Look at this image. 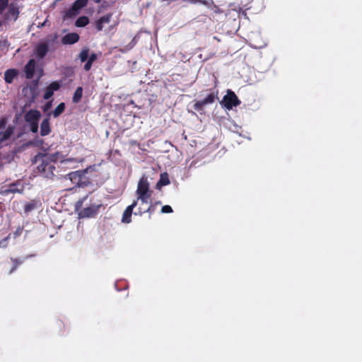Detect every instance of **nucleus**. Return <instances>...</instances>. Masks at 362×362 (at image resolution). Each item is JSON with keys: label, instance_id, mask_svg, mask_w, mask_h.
<instances>
[{"label": "nucleus", "instance_id": "5701e85b", "mask_svg": "<svg viewBox=\"0 0 362 362\" xmlns=\"http://www.w3.org/2000/svg\"><path fill=\"white\" fill-rule=\"evenodd\" d=\"M88 54H89V49L88 47H86L81 49V51L78 55V57L81 62H84L88 59Z\"/></svg>", "mask_w": 362, "mask_h": 362}, {"label": "nucleus", "instance_id": "4468645a", "mask_svg": "<svg viewBox=\"0 0 362 362\" xmlns=\"http://www.w3.org/2000/svg\"><path fill=\"white\" fill-rule=\"evenodd\" d=\"M35 62L34 59H30L25 66V76L28 79H31L35 73Z\"/></svg>", "mask_w": 362, "mask_h": 362}, {"label": "nucleus", "instance_id": "7ed1b4c3", "mask_svg": "<svg viewBox=\"0 0 362 362\" xmlns=\"http://www.w3.org/2000/svg\"><path fill=\"white\" fill-rule=\"evenodd\" d=\"M138 197L136 200H140L142 204H147L151 199L153 191L150 189V185L146 177L140 178L136 192Z\"/></svg>", "mask_w": 362, "mask_h": 362}, {"label": "nucleus", "instance_id": "7c9ffc66", "mask_svg": "<svg viewBox=\"0 0 362 362\" xmlns=\"http://www.w3.org/2000/svg\"><path fill=\"white\" fill-rule=\"evenodd\" d=\"M8 5V0H0V13L5 9Z\"/></svg>", "mask_w": 362, "mask_h": 362}, {"label": "nucleus", "instance_id": "f8f14e48", "mask_svg": "<svg viewBox=\"0 0 362 362\" xmlns=\"http://www.w3.org/2000/svg\"><path fill=\"white\" fill-rule=\"evenodd\" d=\"M112 16V13H107L97 20L95 23V29L98 31H101L104 28V25L110 22Z\"/></svg>", "mask_w": 362, "mask_h": 362}, {"label": "nucleus", "instance_id": "f3484780", "mask_svg": "<svg viewBox=\"0 0 362 362\" xmlns=\"http://www.w3.org/2000/svg\"><path fill=\"white\" fill-rule=\"evenodd\" d=\"M80 10L77 7H75V5L73 4L72 6L66 11L64 17L72 18L77 16Z\"/></svg>", "mask_w": 362, "mask_h": 362}, {"label": "nucleus", "instance_id": "c9c22d12", "mask_svg": "<svg viewBox=\"0 0 362 362\" xmlns=\"http://www.w3.org/2000/svg\"><path fill=\"white\" fill-rule=\"evenodd\" d=\"M92 64H93V63L88 60L83 67L85 71H89L91 69Z\"/></svg>", "mask_w": 362, "mask_h": 362}, {"label": "nucleus", "instance_id": "c85d7f7f", "mask_svg": "<svg viewBox=\"0 0 362 362\" xmlns=\"http://www.w3.org/2000/svg\"><path fill=\"white\" fill-rule=\"evenodd\" d=\"M161 212L164 214H169L173 212V209L169 205H165L161 209Z\"/></svg>", "mask_w": 362, "mask_h": 362}, {"label": "nucleus", "instance_id": "412c9836", "mask_svg": "<svg viewBox=\"0 0 362 362\" xmlns=\"http://www.w3.org/2000/svg\"><path fill=\"white\" fill-rule=\"evenodd\" d=\"M82 95H83V88L79 86L76 89V90L74 92L73 99H72L73 102L74 103H79L82 98Z\"/></svg>", "mask_w": 362, "mask_h": 362}, {"label": "nucleus", "instance_id": "9b49d317", "mask_svg": "<svg viewBox=\"0 0 362 362\" xmlns=\"http://www.w3.org/2000/svg\"><path fill=\"white\" fill-rule=\"evenodd\" d=\"M80 36L76 33H70L65 35L62 38V43L63 45H73L78 42Z\"/></svg>", "mask_w": 362, "mask_h": 362}, {"label": "nucleus", "instance_id": "b1692460", "mask_svg": "<svg viewBox=\"0 0 362 362\" xmlns=\"http://www.w3.org/2000/svg\"><path fill=\"white\" fill-rule=\"evenodd\" d=\"M170 183V180L167 173L161 174L160 180L158 182V185H167Z\"/></svg>", "mask_w": 362, "mask_h": 362}, {"label": "nucleus", "instance_id": "6e6552de", "mask_svg": "<svg viewBox=\"0 0 362 362\" xmlns=\"http://www.w3.org/2000/svg\"><path fill=\"white\" fill-rule=\"evenodd\" d=\"M223 106L228 109L231 110L233 107H236L240 104V101L232 90H228L227 94L223 98Z\"/></svg>", "mask_w": 362, "mask_h": 362}, {"label": "nucleus", "instance_id": "2eb2a0df", "mask_svg": "<svg viewBox=\"0 0 362 362\" xmlns=\"http://www.w3.org/2000/svg\"><path fill=\"white\" fill-rule=\"evenodd\" d=\"M18 71L16 69H10L4 73V80L6 83H12L14 78L18 76Z\"/></svg>", "mask_w": 362, "mask_h": 362}, {"label": "nucleus", "instance_id": "bb28decb", "mask_svg": "<svg viewBox=\"0 0 362 362\" xmlns=\"http://www.w3.org/2000/svg\"><path fill=\"white\" fill-rule=\"evenodd\" d=\"M47 88H49L54 93V91H56L59 89L60 84L58 81H54L52 82Z\"/></svg>", "mask_w": 362, "mask_h": 362}, {"label": "nucleus", "instance_id": "a211bd4d", "mask_svg": "<svg viewBox=\"0 0 362 362\" xmlns=\"http://www.w3.org/2000/svg\"><path fill=\"white\" fill-rule=\"evenodd\" d=\"M28 257L23 258V259H19V258H11V260L13 263V267L9 271V274L13 273L21 264L23 263L25 259H26Z\"/></svg>", "mask_w": 362, "mask_h": 362}, {"label": "nucleus", "instance_id": "ea45409f", "mask_svg": "<svg viewBox=\"0 0 362 362\" xmlns=\"http://www.w3.org/2000/svg\"><path fill=\"white\" fill-rule=\"evenodd\" d=\"M187 1L191 4H197V3L201 4L202 0H187Z\"/></svg>", "mask_w": 362, "mask_h": 362}, {"label": "nucleus", "instance_id": "39448f33", "mask_svg": "<svg viewBox=\"0 0 362 362\" xmlns=\"http://www.w3.org/2000/svg\"><path fill=\"white\" fill-rule=\"evenodd\" d=\"M58 35L54 33L47 37L46 41L39 44L35 48V55L38 59H43L49 52V45L54 44Z\"/></svg>", "mask_w": 362, "mask_h": 362}, {"label": "nucleus", "instance_id": "f704fd0d", "mask_svg": "<svg viewBox=\"0 0 362 362\" xmlns=\"http://www.w3.org/2000/svg\"><path fill=\"white\" fill-rule=\"evenodd\" d=\"M211 9L214 10V11L216 13H223V11L217 5H216L215 4H214L213 7H212Z\"/></svg>", "mask_w": 362, "mask_h": 362}, {"label": "nucleus", "instance_id": "f257e3e1", "mask_svg": "<svg viewBox=\"0 0 362 362\" xmlns=\"http://www.w3.org/2000/svg\"><path fill=\"white\" fill-rule=\"evenodd\" d=\"M40 161V163L37 166V173L45 177L52 179L54 176L55 170V160L54 156L38 153L35 156V162Z\"/></svg>", "mask_w": 362, "mask_h": 362}, {"label": "nucleus", "instance_id": "c756f323", "mask_svg": "<svg viewBox=\"0 0 362 362\" xmlns=\"http://www.w3.org/2000/svg\"><path fill=\"white\" fill-rule=\"evenodd\" d=\"M53 92L48 88H47V90L44 94V98L45 100L49 99L53 95Z\"/></svg>", "mask_w": 362, "mask_h": 362}, {"label": "nucleus", "instance_id": "20e7f679", "mask_svg": "<svg viewBox=\"0 0 362 362\" xmlns=\"http://www.w3.org/2000/svg\"><path fill=\"white\" fill-rule=\"evenodd\" d=\"M40 117L41 113L37 110H30L25 114V121L28 124L31 132L37 133L38 132Z\"/></svg>", "mask_w": 362, "mask_h": 362}, {"label": "nucleus", "instance_id": "1a4fd4ad", "mask_svg": "<svg viewBox=\"0 0 362 362\" xmlns=\"http://www.w3.org/2000/svg\"><path fill=\"white\" fill-rule=\"evenodd\" d=\"M137 205V200H134L132 204L128 206L123 212L122 217V222L124 223H129L132 222V215L133 214V209Z\"/></svg>", "mask_w": 362, "mask_h": 362}, {"label": "nucleus", "instance_id": "ddd939ff", "mask_svg": "<svg viewBox=\"0 0 362 362\" xmlns=\"http://www.w3.org/2000/svg\"><path fill=\"white\" fill-rule=\"evenodd\" d=\"M49 115L50 113L48 114V117L45 118L40 124V135L42 136H45L51 132V127L49 122Z\"/></svg>", "mask_w": 362, "mask_h": 362}, {"label": "nucleus", "instance_id": "cd10ccee", "mask_svg": "<svg viewBox=\"0 0 362 362\" xmlns=\"http://www.w3.org/2000/svg\"><path fill=\"white\" fill-rule=\"evenodd\" d=\"M201 4L207 6L209 8H212L214 1L213 0H210V1L202 0Z\"/></svg>", "mask_w": 362, "mask_h": 362}, {"label": "nucleus", "instance_id": "423d86ee", "mask_svg": "<svg viewBox=\"0 0 362 362\" xmlns=\"http://www.w3.org/2000/svg\"><path fill=\"white\" fill-rule=\"evenodd\" d=\"M210 90L211 93L205 98L198 100L194 104L193 107L195 110L199 112H203L204 106L214 103L216 99L218 98V90Z\"/></svg>", "mask_w": 362, "mask_h": 362}, {"label": "nucleus", "instance_id": "72a5a7b5", "mask_svg": "<svg viewBox=\"0 0 362 362\" xmlns=\"http://www.w3.org/2000/svg\"><path fill=\"white\" fill-rule=\"evenodd\" d=\"M97 54L95 53H92L90 56L88 55V61L93 63L97 59Z\"/></svg>", "mask_w": 362, "mask_h": 362}, {"label": "nucleus", "instance_id": "dca6fc26", "mask_svg": "<svg viewBox=\"0 0 362 362\" xmlns=\"http://www.w3.org/2000/svg\"><path fill=\"white\" fill-rule=\"evenodd\" d=\"M80 10L77 7H75V5L73 4L72 6L66 11L64 17L72 18L77 16Z\"/></svg>", "mask_w": 362, "mask_h": 362}, {"label": "nucleus", "instance_id": "58836bf2", "mask_svg": "<svg viewBox=\"0 0 362 362\" xmlns=\"http://www.w3.org/2000/svg\"><path fill=\"white\" fill-rule=\"evenodd\" d=\"M6 119L4 118L1 119L0 120V129L4 128L6 125Z\"/></svg>", "mask_w": 362, "mask_h": 362}, {"label": "nucleus", "instance_id": "0eeeda50", "mask_svg": "<svg viewBox=\"0 0 362 362\" xmlns=\"http://www.w3.org/2000/svg\"><path fill=\"white\" fill-rule=\"evenodd\" d=\"M210 90L211 93L205 98L198 100L194 104L193 107L195 110L199 112H203L204 106L214 103L216 99L218 98V90Z\"/></svg>", "mask_w": 362, "mask_h": 362}, {"label": "nucleus", "instance_id": "aec40b11", "mask_svg": "<svg viewBox=\"0 0 362 362\" xmlns=\"http://www.w3.org/2000/svg\"><path fill=\"white\" fill-rule=\"evenodd\" d=\"M89 23V18L86 16H80L75 22V25L78 28H83L87 25Z\"/></svg>", "mask_w": 362, "mask_h": 362}, {"label": "nucleus", "instance_id": "9d476101", "mask_svg": "<svg viewBox=\"0 0 362 362\" xmlns=\"http://www.w3.org/2000/svg\"><path fill=\"white\" fill-rule=\"evenodd\" d=\"M85 176V172L77 170L68 174L69 180L75 185L81 186L82 185V179Z\"/></svg>", "mask_w": 362, "mask_h": 362}, {"label": "nucleus", "instance_id": "f03ea898", "mask_svg": "<svg viewBox=\"0 0 362 362\" xmlns=\"http://www.w3.org/2000/svg\"><path fill=\"white\" fill-rule=\"evenodd\" d=\"M87 199V196L83 197L76 202L75 204V210L78 211V216L80 218L95 217L100 208V204H92L88 207L82 209L83 202Z\"/></svg>", "mask_w": 362, "mask_h": 362}, {"label": "nucleus", "instance_id": "393cba45", "mask_svg": "<svg viewBox=\"0 0 362 362\" xmlns=\"http://www.w3.org/2000/svg\"><path fill=\"white\" fill-rule=\"evenodd\" d=\"M88 1V0H76L73 4L81 10L87 5Z\"/></svg>", "mask_w": 362, "mask_h": 362}, {"label": "nucleus", "instance_id": "2f4dec72", "mask_svg": "<svg viewBox=\"0 0 362 362\" xmlns=\"http://www.w3.org/2000/svg\"><path fill=\"white\" fill-rule=\"evenodd\" d=\"M52 101H48L46 104L42 107V110L45 112H47L52 107Z\"/></svg>", "mask_w": 362, "mask_h": 362}, {"label": "nucleus", "instance_id": "4be33fe9", "mask_svg": "<svg viewBox=\"0 0 362 362\" xmlns=\"http://www.w3.org/2000/svg\"><path fill=\"white\" fill-rule=\"evenodd\" d=\"M65 110V104L64 103H59L56 108L52 112V115L54 117H58L60 115H62Z\"/></svg>", "mask_w": 362, "mask_h": 362}, {"label": "nucleus", "instance_id": "e433bc0d", "mask_svg": "<svg viewBox=\"0 0 362 362\" xmlns=\"http://www.w3.org/2000/svg\"><path fill=\"white\" fill-rule=\"evenodd\" d=\"M94 1L96 3V4H100V3H103V4H107L109 1H115V0H94Z\"/></svg>", "mask_w": 362, "mask_h": 362}, {"label": "nucleus", "instance_id": "6ab92c4d", "mask_svg": "<svg viewBox=\"0 0 362 362\" xmlns=\"http://www.w3.org/2000/svg\"><path fill=\"white\" fill-rule=\"evenodd\" d=\"M23 192V189H19L18 188V185L16 183H12L8 185V188L4 189V194H8L10 193H21Z\"/></svg>", "mask_w": 362, "mask_h": 362}, {"label": "nucleus", "instance_id": "a878e982", "mask_svg": "<svg viewBox=\"0 0 362 362\" xmlns=\"http://www.w3.org/2000/svg\"><path fill=\"white\" fill-rule=\"evenodd\" d=\"M35 206H36V204L35 202H28L25 204V205L24 206V211L26 213L30 212V211H33L35 208Z\"/></svg>", "mask_w": 362, "mask_h": 362}, {"label": "nucleus", "instance_id": "4c0bfd02", "mask_svg": "<svg viewBox=\"0 0 362 362\" xmlns=\"http://www.w3.org/2000/svg\"><path fill=\"white\" fill-rule=\"evenodd\" d=\"M155 210V206L153 205H151L149 206L147 209H146V212H149V214H152Z\"/></svg>", "mask_w": 362, "mask_h": 362}, {"label": "nucleus", "instance_id": "473e14b6", "mask_svg": "<svg viewBox=\"0 0 362 362\" xmlns=\"http://www.w3.org/2000/svg\"><path fill=\"white\" fill-rule=\"evenodd\" d=\"M146 212V209H144L140 206V207H139L137 211L134 212V215L142 216Z\"/></svg>", "mask_w": 362, "mask_h": 362}]
</instances>
